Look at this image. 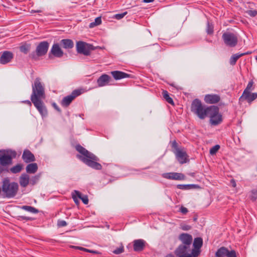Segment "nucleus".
<instances>
[{
	"mask_svg": "<svg viewBox=\"0 0 257 257\" xmlns=\"http://www.w3.org/2000/svg\"><path fill=\"white\" fill-rule=\"evenodd\" d=\"M72 198H73V199L75 200V198H74V196H72Z\"/></svg>",
	"mask_w": 257,
	"mask_h": 257,
	"instance_id": "obj_62",
	"label": "nucleus"
},
{
	"mask_svg": "<svg viewBox=\"0 0 257 257\" xmlns=\"http://www.w3.org/2000/svg\"><path fill=\"white\" fill-rule=\"evenodd\" d=\"M245 13L251 17H255L257 15V11L256 10H247Z\"/></svg>",
	"mask_w": 257,
	"mask_h": 257,
	"instance_id": "obj_42",
	"label": "nucleus"
},
{
	"mask_svg": "<svg viewBox=\"0 0 257 257\" xmlns=\"http://www.w3.org/2000/svg\"><path fill=\"white\" fill-rule=\"evenodd\" d=\"M111 80V78L109 75L105 74H102L97 80L98 86L102 87L105 86L108 84Z\"/></svg>",
	"mask_w": 257,
	"mask_h": 257,
	"instance_id": "obj_19",
	"label": "nucleus"
},
{
	"mask_svg": "<svg viewBox=\"0 0 257 257\" xmlns=\"http://www.w3.org/2000/svg\"><path fill=\"white\" fill-rule=\"evenodd\" d=\"M245 53L235 54L233 55L230 59V64L232 65H235L237 60L241 56L244 55Z\"/></svg>",
	"mask_w": 257,
	"mask_h": 257,
	"instance_id": "obj_29",
	"label": "nucleus"
},
{
	"mask_svg": "<svg viewBox=\"0 0 257 257\" xmlns=\"http://www.w3.org/2000/svg\"><path fill=\"white\" fill-rule=\"evenodd\" d=\"M180 210L183 214H186L188 211L187 208L184 206H181Z\"/></svg>",
	"mask_w": 257,
	"mask_h": 257,
	"instance_id": "obj_49",
	"label": "nucleus"
},
{
	"mask_svg": "<svg viewBox=\"0 0 257 257\" xmlns=\"http://www.w3.org/2000/svg\"><path fill=\"white\" fill-rule=\"evenodd\" d=\"M72 247L75 248H78L81 250H83V251H85V248H83L82 247L73 246Z\"/></svg>",
	"mask_w": 257,
	"mask_h": 257,
	"instance_id": "obj_52",
	"label": "nucleus"
},
{
	"mask_svg": "<svg viewBox=\"0 0 257 257\" xmlns=\"http://www.w3.org/2000/svg\"><path fill=\"white\" fill-rule=\"evenodd\" d=\"M12 164V157L8 151L0 150V173L9 172L7 167Z\"/></svg>",
	"mask_w": 257,
	"mask_h": 257,
	"instance_id": "obj_5",
	"label": "nucleus"
},
{
	"mask_svg": "<svg viewBox=\"0 0 257 257\" xmlns=\"http://www.w3.org/2000/svg\"><path fill=\"white\" fill-rule=\"evenodd\" d=\"M162 176L166 179L175 180H183L185 178L183 174L175 172L164 173L162 174Z\"/></svg>",
	"mask_w": 257,
	"mask_h": 257,
	"instance_id": "obj_16",
	"label": "nucleus"
},
{
	"mask_svg": "<svg viewBox=\"0 0 257 257\" xmlns=\"http://www.w3.org/2000/svg\"><path fill=\"white\" fill-rule=\"evenodd\" d=\"M18 219L20 220H31V218L25 216H19Z\"/></svg>",
	"mask_w": 257,
	"mask_h": 257,
	"instance_id": "obj_48",
	"label": "nucleus"
},
{
	"mask_svg": "<svg viewBox=\"0 0 257 257\" xmlns=\"http://www.w3.org/2000/svg\"><path fill=\"white\" fill-rule=\"evenodd\" d=\"M13 57V53L9 51H5L3 52L0 57V63L6 64L10 62Z\"/></svg>",
	"mask_w": 257,
	"mask_h": 257,
	"instance_id": "obj_21",
	"label": "nucleus"
},
{
	"mask_svg": "<svg viewBox=\"0 0 257 257\" xmlns=\"http://www.w3.org/2000/svg\"><path fill=\"white\" fill-rule=\"evenodd\" d=\"M124 251L123 246L122 245L120 246L118 248L115 249L113 251V252L114 254H118L122 252H123Z\"/></svg>",
	"mask_w": 257,
	"mask_h": 257,
	"instance_id": "obj_39",
	"label": "nucleus"
},
{
	"mask_svg": "<svg viewBox=\"0 0 257 257\" xmlns=\"http://www.w3.org/2000/svg\"><path fill=\"white\" fill-rule=\"evenodd\" d=\"M80 199L82 200L84 204H87L88 203V198L87 196L82 195L80 198Z\"/></svg>",
	"mask_w": 257,
	"mask_h": 257,
	"instance_id": "obj_43",
	"label": "nucleus"
},
{
	"mask_svg": "<svg viewBox=\"0 0 257 257\" xmlns=\"http://www.w3.org/2000/svg\"><path fill=\"white\" fill-rule=\"evenodd\" d=\"M197 186L193 184L183 185L179 184L177 185V188L182 190H189L193 188H196Z\"/></svg>",
	"mask_w": 257,
	"mask_h": 257,
	"instance_id": "obj_32",
	"label": "nucleus"
},
{
	"mask_svg": "<svg viewBox=\"0 0 257 257\" xmlns=\"http://www.w3.org/2000/svg\"><path fill=\"white\" fill-rule=\"evenodd\" d=\"M220 148V146L218 145H216L213 147H212L209 153L211 155H213L216 153V152L218 151Z\"/></svg>",
	"mask_w": 257,
	"mask_h": 257,
	"instance_id": "obj_37",
	"label": "nucleus"
},
{
	"mask_svg": "<svg viewBox=\"0 0 257 257\" xmlns=\"http://www.w3.org/2000/svg\"><path fill=\"white\" fill-rule=\"evenodd\" d=\"M163 97L165 100L170 104H174V102L172 98H171L169 95V93L166 90H163L162 92Z\"/></svg>",
	"mask_w": 257,
	"mask_h": 257,
	"instance_id": "obj_33",
	"label": "nucleus"
},
{
	"mask_svg": "<svg viewBox=\"0 0 257 257\" xmlns=\"http://www.w3.org/2000/svg\"><path fill=\"white\" fill-rule=\"evenodd\" d=\"M22 168H23V165L22 164H18L16 165V166L12 167L10 169V171L14 174H16V173L20 172L22 171Z\"/></svg>",
	"mask_w": 257,
	"mask_h": 257,
	"instance_id": "obj_31",
	"label": "nucleus"
},
{
	"mask_svg": "<svg viewBox=\"0 0 257 257\" xmlns=\"http://www.w3.org/2000/svg\"><path fill=\"white\" fill-rule=\"evenodd\" d=\"M38 180V177L35 176L31 180H30V183L32 185H34L36 183Z\"/></svg>",
	"mask_w": 257,
	"mask_h": 257,
	"instance_id": "obj_47",
	"label": "nucleus"
},
{
	"mask_svg": "<svg viewBox=\"0 0 257 257\" xmlns=\"http://www.w3.org/2000/svg\"><path fill=\"white\" fill-rule=\"evenodd\" d=\"M22 209H24L27 211L33 213H37L39 212V210L35 208L34 207L30 206L24 205L21 207Z\"/></svg>",
	"mask_w": 257,
	"mask_h": 257,
	"instance_id": "obj_30",
	"label": "nucleus"
},
{
	"mask_svg": "<svg viewBox=\"0 0 257 257\" xmlns=\"http://www.w3.org/2000/svg\"><path fill=\"white\" fill-rule=\"evenodd\" d=\"M53 106L57 110H58V111H60L59 108L58 107V106L57 105V104L56 103H54L53 104Z\"/></svg>",
	"mask_w": 257,
	"mask_h": 257,
	"instance_id": "obj_53",
	"label": "nucleus"
},
{
	"mask_svg": "<svg viewBox=\"0 0 257 257\" xmlns=\"http://www.w3.org/2000/svg\"><path fill=\"white\" fill-rule=\"evenodd\" d=\"M91 253H97V252L96 251H94V250H91Z\"/></svg>",
	"mask_w": 257,
	"mask_h": 257,
	"instance_id": "obj_60",
	"label": "nucleus"
},
{
	"mask_svg": "<svg viewBox=\"0 0 257 257\" xmlns=\"http://www.w3.org/2000/svg\"><path fill=\"white\" fill-rule=\"evenodd\" d=\"M23 102L28 104L30 106H31V105H32V102L30 100H28L24 101H23Z\"/></svg>",
	"mask_w": 257,
	"mask_h": 257,
	"instance_id": "obj_54",
	"label": "nucleus"
},
{
	"mask_svg": "<svg viewBox=\"0 0 257 257\" xmlns=\"http://www.w3.org/2000/svg\"><path fill=\"white\" fill-rule=\"evenodd\" d=\"M165 257H175V256L173 254L170 253L167 254Z\"/></svg>",
	"mask_w": 257,
	"mask_h": 257,
	"instance_id": "obj_57",
	"label": "nucleus"
},
{
	"mask_svg": "<svg viewBox=\"0 0 257 257\" xmlns=\"http://www.w3.org/2000/svg\"><path fill=\"white\" fill-rule=\"evenodd\" d=\"M228 1H230H230H231V0H228Z\"/></svg>",
	"mask_w": 257,
	"mask_h": 257,
	"instance_id": "obj_64",
	"label": "nucleus"
},
{
	"mask_svg": "<svg viewBox=\"0 0 257 257\" xmlns=\"http://www.w3.org/2000/svg\"><path fill=\"white\" fill-rule=\"evenodd\" d=\"M210 108L211 106L203 105L198 99H194L192 101L191 106V111L201 119H203L207 116Z\"/></svg>",
	"mask_w": 257,
	"mask_h": 257,
	"instance_id": "obj_4",
	"label": "nucleus"
},
{
	"mask_svg": "<svg viewBox=\"0 0 257 257\" xmlns=\"http://www.w3.org/2000/svg\"><path fill=\"white\" fill-rule=\"evenodd\" d=\"M60 45L66 49H70L74 47L73 41L68 39L61 40L60 42Z\"/></svg>",
	"mask_w": 257,
	"mask_h": 257,
	"instance_id": "obj_25",
	"label": "nucleus"
},
{
	"mask_svg": "<svg viewBox=\"0 0 257 257\" xmlns=\"http://www.w3.org/2000/svg\"><path fill=\"white\" fill-rule=\"evenodd\" d=\"M127 14V12H125L121 14H118L114 15V18L117 20H120L123 18Z\"/></svg>",
	"mask_w": 257,
	"mask_h": 257,
	"instance_id": "obj_40",
	"label": "nucleus"
},
{
	"mask_svg": "<svg viewBox=\"0 0 257 257\" xmlns=\"http://www.w3.org/2000/svg\"><path fill=\"white\" fill-rule=\"evenodd\" d=\"M34 12H36V13H40L42 11L41 10H37V11H34Z\"/></svg>",
	"mask_w": 257,
	"mask_h": 257,
	"instance_id": "obj_59",
	"label": "nucleus"
},
{
	"mask_svg": "<svg viewBox=\"0 0 257 257\" xmlns=\"http://www.w3.org/2000/svg\"><path fill=\"white\" fill-rule=\"evenodd\" d=\"M101 23V18L100 17H98L95 19L94 22H92L89 24V27L92 28L96 26L100 25Z\"/></svg>",
	"mask_w": 257,
	"mask_h": 257,
	"instance_id": "obj_34",
	"label": "nucleus"
},
{
	"mask_svg": "<svg viewBox=\"0 0 257 257\" xmlns=\"http://www.w3.org/2000/svg\"><path fill=\"white\" fill-rule=\"evenodd\" d=\"M226 257H237L236 252L234 250L231 251L228 250Z\"/></svg>",
	"mask_w": 257,
	"mask_h": 257,
	"instance_id": "obj_41",
	"label": "nucleus"
},
{
	"mask_svg": "<svg viewBox=\"0 0 257 257\" xmlns=\"http://www.w3.org/2000/svg\"><path fill=\"white\" fill-rule=\"evenodd\" d=\"M85 251L91 252V250H89L88 249L85 248Z\"/></svg>",
	"mask_w": 257,
	"mask_h": 257,
	"instance_id": "obj_58",
	"label": "nucleus"
},
{
	"mask_svg": "<svg viewBox=\"0 0 257 257\" xmlns=\"http://www.w3.org/2000/svg\"><path fill=\"white\" fill-rule=\"evenodd\" d=\"M2 190L6 197L13 198L18 193L19 185L15 182H11L8 178H5L2 182Z\"/></svg>",
	"mask_w": 257,
	"mask_h": 257,
	"instance_id": "obj_2",
	"label": "nucleus"
},
{
	"mask_svg": "<svg viewBox=\"0 0 257 257\" xmlns=\"http://www.w3.org/2000/svg\"><path fill=\"white\" fill-rule=\"evenodd\" d=\"M222 39L224 44L229 47H235L238 42L237 36L233 33L230 32H225L222 35Z\"/></svg>",
	"mask_w": 257,
	"mask_h": 257,
	"instance_id": "obj_9",
	"label": "nucleus"
},
{
	"mask_svg": "<svg viewBox=\"0 0 257 257\" xmlns=\"http://www.w3.org/2000/svg\"><path fill=\"white\" fill-rule=\"evenodd\" d=\"M178 239L182 242L181 245L191 246L193 240L191 235L186 233H182L179 235Z\"/></svg>",
	"mask_w": 257,
	"mask_h": 257,
	"instance_id": "obj_14",
	"label": "nucleus"
},
{
	"mask_svg": "<svg viewBox=\"0 0 257 257\" xmlns=\"http://www.w3.org/2000/svg\"><path fill=\"white\" fill-rule=\"evenodd\" d=\"M154 0H144V2L146 3H151L154 2Z\"/></svg>",
	"mask_w": 257,
	"mask_h": 257,
	"instance_id": "obj_56",
	"label": "nucleus"
},
{
	"mask_svg": "<svg viewBox=\"0 0 257 257\" xmlns=\"http://www.w3.org/2000/svg\"><path fill=\"white\" fill-rule=\"evenodd\" d=\"M30 182V177L28 175L24 173L20 177L19 183L23 187H26Z\"/></svg>",
	"mask_w": 257,
	"mask_h": 257,
	"instance_id": "obj_26",
	"label": "nucleus"
},
{
	"mask_svg": "<svg viewBox=\"0 0 257 257\" xmlns=\"http://www.w3.org/2000/svg\"><path fill=\"white\" fill-rule=\"evenodd\" d=\"M231 183L233 187H235L236 186V183L234 180H231Z\"/></svg>",
	"mask_w": 257,
	"mask_h": 257,
	"instance_id": "obj_55",
	"label": "nucleus"
},
{
	"mask_svg": "<svg viewBox=\"0 0 257 257\" xmlns=\"http://www.w3.org/2000/svg\"><path fill=\"white\" fill-rule=\"evenodd\" d=\"M82 93L81 90L76 89L70 94L64 97L61 101V104L63 106L67 107L71 102L78 96Z\"/></svg>",
	"mask_w": 257,
	"mask_h": 257,
	"instance_id": "obj_10",
	"label": "nucleus"
},
{
	"mask_svg": "<svg viewBox=\"0 0 257 257\" xmlns=\"http://www.w3.org/2000/svg\"><path fill=\"white\" fill-rule=\"evenodd\" d=\"M227 248L225 247H221L219 248L215 253L216 257H225L226 256L227 252Z\"/></svg>",
	"mask_w": 257,
	"mask_h": 257,
	"instance_id": "obj_28",
	"label": "nucleus"
},
{
	"mask_svg": "<svg viewBox=\"0 0 257 257\" xmlns=\"http://www.w3.org/2000/svg\"><path fill=\"white\" fill-rule=\"evenodd\" d=\"M172 147L174 149V151H177V149H182V148H180L178 147L177 143V142L175 141H173L172 142Z\"/></svg>",
	"mask_w": 257,
	"mask_h": 257,
	"instance_id": "obj_46",
	"label": "nucleus"
},
{
	"mask_svg": "<svg viewBox=\"0 0 257 257\" xmlns=\"http://www.w3.org/2000/svg\"><path fill=\"white\" fill-rule=\"evenodd\" d=\"M253 82L252 81H249L246 87V88L243 91V92L248 93L250 92L252 90V88L253 86Z\"/></svg>",
	"mask_w": 257,
	"mask_h": 257,
	"instance_id": "obj_38",
	"label": "nucleus"
},
{
	"mask_svg": "<svg viewBox=\"0 0 257 257\" xmlns=\"http://www.w3.org/2000/svg\"><path fill=\"white\" fill-rule=\"evenodd\" d=\"M30 50V45L25 44L20 47V51L25 53L27 54Z\"/></svg>",
	"mask_w": 257,
	"mask_h": 257,
	"instance_id": "obj_35",
	"label": "nucleus"
},
{
	"mask_svg": "<svg viewBox=\"0 0 257 257\" xmlns=\"http://www.w3.org/2000/svg\"><path fill=\"white\" fill-rule=\"evenodd\" d=\"M39 113L41 114L42 117H45L48 114V111L45 106L43 100H36L31 101Z\"/></svg>",
	"mask_w": 257,
	"mask_h": 257,
	"instance_id": "obj_13",
	"label": "nucleus"
},
{
	"mask_svg": "<svg viewBox=\"0 0 257 257\" xmlns=\"http://www.w3.org/2000/svg\"><path fill=\"white\" fill-rule=\"evenodd\" d=\"M134 250L135 251H141L143 250L145 246V241L143 239H136L134 241Z\"/></svg>",
	"mask_w": 257,
	"mask_h": 257,
	"instance_id": "obj_22",
	"label": "nucleus"
},
{
	"mask_svg": "<svg viewBox=\"0 0 257 257\" xmlns=\"http://www.w3.org/2000/svg\"><path fill=\"white\" fill-rule=\"evenodd\" d=\"M76 150L82 155H77V157L83 163L96 170H99L101 169L102 166L97 162L99 161V159L95 155L88 152L80 145L76 146Z\"/></svg>",
	"mask_w": 257,
	"mask_h": 257,
	"instance_id": "obj_1",
	"label": "nucleus"
},
{
	"mask_svg": "<svg viewBox=\"0 0 257 257\" xmlns=\"http://www.w3.org/2000/svg\"><path fill=\"white\" fill-rule=\"evenodd\" d=\"M173 152L176 156V159L180 164H183L187 162L188 155L184 148L177 149V151H173Z\"/></svg>",
	"mask_w": 257,
	"mask_h": 257,
	"instance_id": "obj_12",
	"label": "nucleus"
},
{
	"mask_svg": "<svg viewBox=\"0 0 257 257\" xmlns=\"http://www.w3.org/2000/svg\"><path fill=\"white\" fill-rule=\"evenodd\" d=\"M191 227L188 225H184L181 226V228L183 230H189L191 229Z\"/></svg>",
	"mask_w": 257,
	"mask_h": 257,
	"instance_id": "obj_50",
	"label": "nucleus"
},
{
	"mask_svg": "<svg viewBox=\"0 0 257 257\" xmlns=\"http://www.w3.org/2000/svg\"><path fill=\"white\" fill-rule=\"evenodd\" d=\"M72 198H73V199L75 200V198H74V196H72Z\"/></svg>",
	"mask_w": 257,
	"mask_h": 257,
	"instance_id": "obj_63",
	"label": "nucleus"
},
{
	"mask_svg": "<svg viewBox=\"0 0 257 257\" xmlns=\"http://www.w3.org/2000/svg\"><path fill=\"white\" fill-rule=\"evenodd\" d=\"M255 60L257 61V56L255 57Z\"/></svg>",
	"mask_w": 257,
	"mask_h": 257,
	"instance_id": "obj_61",
	"label": "nucleus"
},
{
	"mask_svg": "<svg viewBox=\"0 0 257 257\" xmlns=\"http://www.w3.org/2000/svg\"><path fill=\"white\" fill-rule=\"evenodd\" d=\"M49 44L47 41L40 42L36 49V54L37 56H44L47 52Z\"/></svg>",
	"mask_w": 257,
	"mask_h": 257,
	"instance_id": "obj_11",
	"label": "nucleus"
},
{
	"mask_svg": "<svg viewBox=\"0 0 257 257\" xmlns=\"http://www.w3.org/2000/svg\"><path fill=\"white\" fill-rule=\"evenodd\" d=\"M76 49L78 53L89 56L90 54L91 51L94 50V47L92 45L84 42L79 41L76 44Z\"/></svg>",
	"mask_w": 257,
	"mask_h": 257,
	"instance_id": "obj_7",
	"label": "nucleus"
},
{
	"mask_svg": "<svg viewBox=\"0 0 257 257\" xmlns=\"http://www.w3.org/2000/svg\"><path fill=\"white\" fill-rule=\"evenodd\" d=\"M110 73L115 80H119L130 77V74L120 71H113Z\"/></svg>",
	"mask_w": 257,
	"mask_h": 257,
	"instance_id": "obj_23",
	"label": "nucleus"
},
{
	"mask_svg": "<svg viewBox=\"0 0 257 257\" xmlns=\"http://www.w3.org/2000/svg\"><path fill=\"white\" fill-rule=\"evenodd\" d=\"M38 166L36 163H31L27 165L26 171L28 173L34 174L37 172Z\"/></svg>",
	"mask_w": 257,
	"mask_h": 257,
	"instance_id": "obj_27",
	"label": "nucleus"
},
{
	"mask_svg": "<svg viewBox=\"0 0 257 257\" xmlns=\"http://www.w3.org/2000/svg\"><path fill=\"white\" fill-rule=\"evenodd\" d=\"M50 53L58 58H61L64 55L63 51L60 48V45L58 43H54L50 51Z\"/></svg>",
	"mask_w": 257,
	"mask_h": 257,
	"instance_id": "obj_17",
	"label": "nucleus"
},
{
	"mask_svg": "<svg viewBox=\"0 0 257 257\" xmlns=\"http://www.w3.org/2000/svg\"><path fill=\"white\" fill-rule=\"evenodd\" d=\"M174 253L177 257H194L191 246L179 245L175 250Z\"/></svg>",
	"mask_w": 257,
	"mask_h": 257,
	"instance_id": "obj_8",
	"label": "nucleus"
},
{
	"mask_svg": "<svg viewBox=\"0 0 257 257\" xmlns=\"http://www.w3.org/2000/svg\"><path fill=\"white\" fill-rule=\"evenodd\" d=\"M203 244V240L201 237L195 238L194 240L193 245L194 248L192 249L193 251V255L194 257H197L200 253V248L201 247Z\"/></svg>",
	"mask_w": 257,
	"mask_h": 257,
	"instance_id": "obj_15",
	"label": "nucleus"
},
{
	"mask_svg": "<svg viewBox=\"0 0 257 257\" xmlns=\"http://www.w3.org/2000/svg\"><path fill=\"white\" fill-rule=\"evenodd\" d=\"M74 192L75 193V194L77 195V196L80 199V198L81 197V196H82L81 193L79 192L78 191H76V190H75L74 191Z\"/></svg>",
	"mask_w": 257,
	"mask_h": 257,
	"instance_id": "obj_51",
	"label": "nucleus"
},
{
	"mask_svg": "<svg viewBox=\"0 0 257 257\" xmlns=\"http://www.w3.org/2000/svg\"><path fill=\"white\" fill-rule=\"evenodd\" d=\"M57 225L59 227H63L67 225V223L64 220H58Z\"/></svg>",
	"mask_w": 257,
	"mask_h": 257,
	"instance_id": "obj_44",
	"label": "nucleus"
},
{
	"mask_svg": "<svg viewBox=\"0 0 257 257\" xmlns=\"http://www.w3.org/2000/svg\"><path fill=\"white\" fill-rule=\"evenodd\" d=\"M257 98V93H246L243 92L242 95L239 98L240 101L246 100L248 103H250Z\"/></svg>",
	"mask_w": 257,
	"mask_h": 257,
	"instance_id": "obj_18",
	"label": "nucleus"
},
{
	"mask_svg": "<svg viewBox=\"0 0 257 257\" xmlns=\"http://www.w3.org/2000/svg\"><path fill=\"white\" fill-rule=\"evenodd\" d=\"M251 198L253 200H255L257 198V190L252 191Z\"/></svg>",
	"mask_w": 257,
	"mask_h": 257,
	"instance_id": "obj_45",
	"label": "nucleus"
},
{
	"mask_svg": "<svg viewBox=\"0 0 257 257\" xmlns=\"http://www.w3.org/2000/svg\"><path fill=\"white\" fill-rule=\"evenodd\" d=\"M46 97L44 85L41 82L40 79L37 78L32 85V93L31 95V101L44 100Z\"/></svg>",
	"mask_w": 257,
	"mask_h": 257,
	"instance_id": "obj_3",
	"label": "nucleus"
},
{
	"mask_svg": "<svg viewBox=\"0 0 257 257\" xmlns=\"http://www.w3.org/2000/svg\"><path fill=\"white\" fill-rule=\"evenodd\" d=\"M22 158L26 163H30L35 161L34 155L29 150H25L22 155Z\"/></svg>",
	"mask_w": 257,
	"mask_h": 257,
	"instance_id": "obj_24",
	"label": "nucleus"
},
{
	"mask_svg": "<svg viewBox=\"0 0 257 257\" xmlns=\"http://www.w3.org/2000/svg\"><path fill=\"white\" fill-rule=\"evenodd\" d=\"M220 97L217 94H207L204 97V101L208 104H213L218 102Z\"/></svg>",
	"mask_w": 257,
	"mask_h": 257,
	"instance_id": "obj_20",
	"label": "nucleus"
},
{
	"mask_svg": "<svg viewBox=\"0 0 257 257\" xmlns=\"http://www.w3.org/2000/svg\"><path fill=\"white\" fill-rule=\"evenodd\" d=\"M213 25L209 22H207L206 32L209 35H212L213 33Z\"/></svg>",
	"mask_w": 257,
	"mask_h": 257,
	"instance_id": "obj_36",
	"label": "nucleus"
},
{
	"mask_svg": "<svg viewBox=\"0 0 257 257\" xmlns=\"http://www.w3.org/2000/svg\"><path fill=\"white\" fill-rule=\"evenodd\" d=\"M210 117V123L213 125L220 124L222 121V115L219 113V108L217 106L212 105L207 114Z\"/></svg>",
	"mask_w": 257,
	"mask_h": 257,
	"instance_id": "obj_6",
	"label": "nucleus"
}]
</instances>
